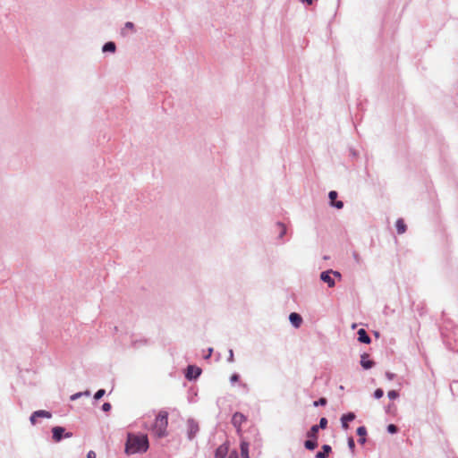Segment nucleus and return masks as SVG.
Wrapping results in <instances>:
<instances>
[{
	"label": "nucleus",
	"mask_w": 458,
	"mask_h": 458,
	"mask_svg": "<svg viewBox=\"0 0 458 458\" xmlns=\"http://www.w3.org/2000/svg\"><path fill=\"white\" fill-rule=\"evenodd\" d=\"M327 403V399L324 398V397H321L320 399H318V401H315L314 402V406H318V405H326Z\"/></svg>",
	"instance_id": "nucleus-23"
},
{
	"label": "nucleus",
	"mask_w": 458,
	"mask_h": 458,
	"mask_svg": "<svg viewBox=\"0 0 458 458\" xmlns=\"http://www.w3.org/2000/svg\"><path fill=\"white\" fill-rule=\"evenodd\" d=\"M384 394V391L381 389V388H377L375 392H374V396L377 398V399H379L383 396Z\"/></svg>",
	"instance_id": "nucleus-26"
},
{
	"label": "nucleus",
	"mask_w": 458,
	"mask_h": 458,
	"mask_svg": "<svg viewBox=\"0 0 458 458\" xmlns=\"http://www.w3.org/2000/svg\"><path fill=\"white\" fill-rule=\"evenodd\" d=\"M333 274H334L335 276L341 277V275H340V273H339V272L335 271V272H333Z\"/></svg>",
	"instance_id": "nucleus-37"
},
{
	"label": "nucleus",
	"mask_w": 458,
	"mask_h": 458,
	"mask_svg": "<svg viewBox=\"0 0 458 458\" xmlns=\"http://www.w3.org/2000/svg\"><path fill=\"white\" fill-rule=\"evenodd\" d=\"M395 226H396V230H397L398 233L402 234V233H405L406 225H405L403 219L399 218L395 223Z\"/></svg>",
	"instance_id": "nucleus-15"
},
{
	"label": "nucleus",
	"mask_w": 458,
	"mask_h": 458,
	"mask_svg": "<svg viewBox=\"0 0 458 458\" xmlns=\"http://www.w3.org/2000/svg\"><path fill=\"white\" fill-rule=\"evenodd\" d=\"M386 377H388V379H390V380H392V379H393V377H394L393 374H391V373H386Z\"/></svg>",
	"instance_id": "nucleus-35"
},
{
	"label": "nucleus",
	"mask_w": 458,
	"mask_h": 458,
	"mask_svg": "<svg viewBox=\"0 0 458 458\" xmlns=\"http://www.w3.org/2000/svg\"><path fill=\"white\" fill-rule=\"evenodd\" d=\"M230 379L232 382H236L239 379V376L237 374H233L231 376Z\"/></svg>",
	"instance_id": "nucleus-33"
},
{
	"label": "nucleus",
	"mask_w": 458,
	"mask_h": 458,
	"mask_svg": "<svg viewBox=\"0 0 458 458\" xmlns=\"http://www.w3.org/2000/svg\"><path fill=\"white\" fill-rule=\"evenodd\" d=\"M87 458H96V453L94 451H89L87 454Z\"/></svg>",
	"instance_id": "nucleus-34"
},
{
	"label": "nucleus",
	"mask_w": 458,
	"mask_h": 458,
	"mask_svg": "<svg viewBox=\"0 0 458 458\" xmlns=\"http://www.w3.org/2000/svg\"><path fill=\"white\" fill-rule=\"evenodd\" d=\"M228 447L225 445H221L217 447L215 453V458H225L227 454Z\"/></svg>",
	"instance_id": "nucleus-12"
},
{
	"label": "nucleus",
	"mask_w": 458,
	"mask_h": 458,
	"mask_svg": "<svg viewBox=\"0 0 458 458\" xmlns=\"http://www.w3.org/2000/svg\"><path fill=\"white\" fill-rule=\"evenodd\" d=\"M290 322L296 328L300 327L302 323V318L298 313L293 312L289 316Z\"/></svg>",
	"instance_id": "nucleus-5"
},
{
	"label": "nucleus",
	"mask_w": 458,
	"mask_h": 458,
	"mask_svg": "<svg viewBox=\"0 0 458 458\" xmlns=\"http://www.w3.org/2000/svg\"><path fill=\"white\" fill-rule=\"evenodd\" d=\"M387 395L390 399H395L398 397V393L394 390H391L387 393Z\"/></svg>",
	"instance_id": "nucleus-28"
},
{
	"label": "nucleus",
	"mask_w": 458,
	"mask_h": 458,
	"mask_svg": "<svg viewBox=\"0 0 458 458\" xmlns=\"http://www.w3.org/2000/svg\"><path fill=\"white\" fill-rule=\"evenodd\" d=\"M328 197H329V199H330V202H331L332 206L335 207L338 209L343 208L344 203L342 201H335V199L337 198V192L336 191H330L329 194H328Z\"/></svg>",
	"instance_id": "nucleus-7"
},
{
	"label": "nucleus",
	"mask_w": 458,
	"mask_h": 458,
	"mask_svg": "<svg viewBox=\"0 0 458 458\" xmlns=\"http://www.w3.org/2000/svg\"><path fill=\"white\" fill-rule=\"evenodd\" d=\"M277 226H278V227L280 228V230H281V232H280V237H282V236L285 233L286 229H285L284 225L283 224H280V223H278V224H277Z\"/></svg>",
	"instance_id": "nucleus-29"
},
{
	"label": "nucleus",
	"mask_w": 458,
	"mask_h": 458,
	"mask_svg": "<svg viewBox=\"0 0 458 458\" xmlns=\"http://www.w3.org/2000/svg\"><path fill=\"white\" fill-rule=\"evenodd\" d=\"M367 434V430L365 427H359L357 428V435L360 436L361 438L359 440L360 443L363 444L365 442L364 437Z\"/></svg>",
	"instance_id": "nucleus-19"
},
{
	"label": "nucleus",
	"mask_w": 458,
	"mask_h": 458,
	"mask_svg": "<svg viewBox=\"0 0 458 458\" xmlns=\"http://www.w3.org/2000/svg\"><path fill=\"white\" fill-rule=\"evenodd\" d=\"M331 271L322 272L320 275V279L327 283L329 287H333L335 285L334 279L330 276Z\"/></svg>",
	"instance_id": "nucleus-8"
},
{
	"label": "nucleus",
	"mask_w": 458,
	"mask_h": 458,
	"mask_svg": "<svg viewBox=\"0 0 458 458\" xmlns=\"http://www.w3.org/2000/svg\"><path fill=\"white\" fill-rule=\"evenodd\" d=\"M318 432V426L314 425L311 427L310 431L307 433V437L311 439L317 440Z\"/></svg>",
	"instance_id": "nucleus-16"
},
{
	"label": "nucleus",
	"mask_w": 458,
	"mask_h": 458,
	"mask_svg": "<svg viewBox=\"0 0 458 458\" xmlns=\"http://www.w3.org/2000/svg\"><path fill=\"white\" fill-rule=\"evenodd\" d=\"M189 426H190L189 437L192 438L194 437V435L197 433V431L199 430V427L197 424H195L193 422H191L189 424Z\"/></svg>",
	"instance_id": "nucleus-22"
},
{
	"label": "nucleus",
	"mask_w": 458,
	"mask_h": 458,
	"mask_svg": "<svg viewBox=\"0 0 458 458\" xmlns=\"http://www.w3.org/2000/svg\"><path fill=\"white\" fill-rule=\"evenodd\" d=\"M167 425V412L160 411L156 418L153 431L158 437H162L165 435Z\"/></svg>",
	"instance_id": "nucleus-2"
},
{
	"label": "nucleus",
	"mask_w": 458,
	"mask_h": 458,
	"mask_svg": "<svg viewBox=\"0 0 458 458\" xmlns=\"http://www.w3.org/2000/svg\"><path fill=\"white\" fill-rule=\"evenodd\" d=\"M358 340L364 344H369L370 343V337L368 335L365 329L360 328L358 331Z\"/></svg>",
	"instance_id": "nucleus-11"
},
{
	"label": "nucleus",
	"mask_w": 458,
	"mask_h": 458,
	"mask_svg": "<svg viewBox=\"0 0 458 458\" xmlns=\"http://www.w3.org/2000/svg\"><path fill=\"white\" fill-rule=\"evenodd\" d=\"M246 417L241 412H235L232 418V423L236 428L238 435L242 437V429L241 426L242 423L246 422Z\"/></svg>",
	"instance_id": "nucleus-3"
},
{
	"label": "nucleus",
	"mask_w": 458,
	"mask_h": 458,
	"mask_svg": "<svg viewBox=\"0 0 458 458\" xmlns=\"http://www.w3.org/2000/svg\"><path fill=\"white\" fill-rule=\"evenodd\" d=\"M80 394H75L72 396V399H75L76 397H79Z\"/></svg>",
	"instance_id": "nucleus-38"
},
{
	"label": "nucleus",
	"mask_w": 458,
	"mask_h": 458,
	"mask_svg": "<svg viewBox=\"0 0 458 458\" xmlns=\"http://www.w3.org/2000/svg\"><path fill=\"white\" fill-rule=\"evenodd\" d=\"M129 31L130 32H133L134 31V25L131 21H128V22L125 23L124 28L122 30V34L123 36H125V35L128 34Z\"/></svg>",
	"instance_id": "nucleus-18"
},
{
	"label": "nucleus",
	"mask_w": 458,
	"mask_h": 458,
	"mask_svg": "<svg viewBox=\"0 0 458 458\" xmlns=\"http://www.w3.org/2000/svg\"><path fill=\"white\" fill-rule=\"evenodd\" d=\"M201 373V369L195 366H189L186 372V377L189 379L197 378Z\"/></svg>",
	"instance_id": "nucleus-4"
},
{
	"label": "nucleus",
	"mask_w": 458,
	"mask_h": 458,
	"mask_svg": "<svg viewBox=\"0 0 458 458\" xmlns=\"http://www.w3.org/2000/svg\"><path fill=\"white\" fill-rule=\"evenodd\" d=\"M72 436V433H71V432H67L64 435L65 437H71Z\"/></svg>",
	"instance_id": "nucleus-36"
},
{
	"label": "nucleus",
	"mask_w": 458,
	"mask_h": 458,
	"mask_svg": "<svg viewBox=\"0 0 458 458\" xmlns=\"http://www.w3.org/2000/svg\"><path fill=\"white\" fill-rule=\"evenodd\" d=\"M38 415H35V411L31 414L30 420L32 425H35L37 423Z\"/></svg>",
	"instance_id": "nucleus-30"
},
{
	"label": "nucleus",
	"mask_w": 458,
	"mask_h": 458,
	"mask_svg": "<svg viewBox=\"0 0 458 458\" xmlns=\"http://www.w3.org/2000/svg\"><path fill=\"white\" fill-rule=\"evenodd\" d=\"M241 454L242 458H250L249 457V443L244 439L241 441Z\"/></svg>",
	"instance_id": "nucleus-13"
},
{
	"label": "nucleus",
	"mask_w": 458,
	"mask_h": 458,
	"mask_svg": "<svg viewBox=\"0 0 458 458\" xmlns=\"http://www.w3.org/2000/svg\"><path fill=\"white\" fill-rule=\"evenodd\" d=\"M322 449L323 451L322 452H318L317 454H316V458H327L329 454V453L331 452V446L328 445H324L322 446Z\"/></svg>",
	"instance_id": "nucleus-14"
},
{
	"label": "nucleus",
	"mask_w": 458,
	"mask_h": 458,
	"mask_svg": "<svg viewBox=\"0 0 458 458\" xmlns=\"http://www.w3.org/2000/svg\"><path fill=\"white\" fill-rule=\"evenodd\" d=\"M355 419V415L354 413L352 412H349L347 414H344L342 416L341 418V421H342V427L344 428V429H347L348 428V423L349 421H352Z\"/></svg>",
	"instance_id": "nucleus-10"
},
{
	"label": "nucleus",
	"mask_w": 458,
	"mask_h": 458,
	"mask_svg": "<svg viewBox=\"0 0 458 458\" xmlns=\"http://www.w3.org/2000/svg\"><path fill=\"white\" fill-rule=\"evenodd\" d=\"M387 430H388V432H389V433H391V434H394V433H396V432H397V430H398V429H397V427H396L395 425H394V424H389V425L387 426Z\"/></svg>",
	"instance_id": "nucleus-25"
},
{
	"label": "nucleus",
	"mask_w": 458,
	"mask_h": 458,
	"mask_svg": "<svg viewBox=\"0 0 458 458\" xmlns=\"http://www.w3.org/2000/svg\"><path fill=\"white\" fill-rule=\"evenodd\" d=\"M35 415H38V418L50 419L52 417V414L49 411L44 410L36 411Z\"/></svg>",
	"instance_id": "nucleus-21"
},
{
	"label": "nucleus",
	"mask_w": 458,
	"mask_h": 458,
	"mask_svg": "<svg viewBox=\"0 0 458 458\" xmlns=\"http://www.w3.org/2000/svg\"><path fill=\"white\" fill-rule=\"evenodd\" d=\"M111 409V404L109 403H105L103 405H102V410L104 411H110Z\"/></svg>",
	"instance_id": "nucleus-31"
},
{
	"label": "nucleus",
	"mask_w": 458,
	"mask_h": 458,
	"mask_svg": "<svg viewBox=\"0 0 458 458\" xmlns=\"http://www.w3.org/2000/svg\"><path fill=\"white\" fill-rule=\"evenodd\" d=\"M52 433H53V440L55 442H59L63 438V436L64 433V428L62 427H54L52 428Z\"/></svg>",
	"instance_id": "nucleus-6"
},
{
	"label": "nucleus",
	"mask_w": 458,
	"mask_h": 458,
	"mask_svg": "<svg viewBox=\"0 0 458 458\" xmlns=\"http://www.w3.org/2000/svg\"><path fill=\"white\" fill-rule=\"evenodd\" d=\"M348 445H349V446H350V448H352V449H353V448H354L355 444H354V440H353V438H352V437H351V438H349V440H348Z\"/></svg>",
	"instance_id": "nucleus-32"
},
{
	"label": "nucleus",
	"mask_w": 458,
	"mask_h": 458,
	"mask_svg": "<svg viewBox=\"0 0 458 458\" xmlns=\"http://www.w3.org/2000/svg\"><path fill=\"white\" fill-rule=\"evenodd\" d=\"M115 48L116 47L114 42H107L103 47V52H114Z\"/></svg>",
	"instance_id": "nucleus-20"
},
{
	"label": "nucleus",
	"mask_w": 458,
	"mask_h": 458,
	"mask_svg": "<svg viewBox=\"0 0 458 458\" xmlns=\"http://www.w3.org/2000/svg\"><path fill=\"white\" fill-rule=\"evenodd\" d=\"M105 394V390L104 389H99L94 395V398L96 400H98L100 399L103 395Z\"/></svg>",
	"instance_id": "nucleus-27"
},
{
	"label": "nucleus",
	"mask_w": 458,
	"mask_h": 458,
	"mask_svg": "<svg viewBox=\"0 0 458 458\" xmlns=\"http://www.w3.org/2000/svg\"><path fill=\"white\" fill-rule=\"evenodd\" d=\"M148 448V440L146 435H128L125 451L129 454L145 453Z\"/></svg>",
	"instance_id": "nucleus-1"
},
{
	"label": "nucleus",
	"mask_w": 458,
	"mask_h": 458,
	"mask_svg": "<svg viewBox=\"0 0 458 458\" xmlns=\"http://www.w3.org/2000/svg\"><path fill=\"white\" fill-rule=\"evenodd\" d=\"M318 426V428H322V429L326 428L327 426V420L326 418H321L319 424Z\"/></svg>",
	"instance_id": "nucleus-24"
},
{
	"label": "nucleus",
	"mask_w": 458,
	"mask_h": 458,
	"mask_svg": "<svg viewBox=\"0 0 458 458\" xmlns=\"http://www.w3.org/2000/svg\"><path fill=\"white\" fill-rule=\"evenodd\" d=\"M360 365L365 369H369L374 366V361L369 360V354L364 353L361 355Z\"/></svg>",
	"instance_id": "nucleus-9"
},
{
	"label": "nucleus",
	"mask_w": 458,
	"mask_h": 458,
	"mask_svg": "<svg viewBox=\"0 0 458 458\" xmlns=\"http://www.w3.org/2000/svg\"><path fill=\"white\" fill-rule=\"evenodd\" d=\"M304 446L309 450H314L318 446L317 440L310 438L305 441Z\"/></svg>",
	"instance_id": "nucleus-17"
}]
</instances>
